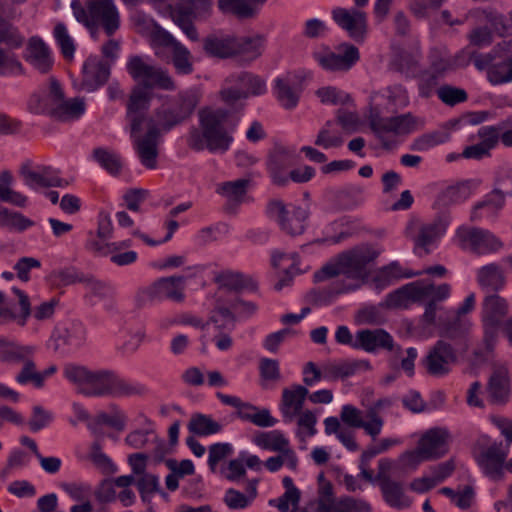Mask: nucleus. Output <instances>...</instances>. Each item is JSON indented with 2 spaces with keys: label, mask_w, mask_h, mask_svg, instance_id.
Instances as JSON below:
<instances>
[{
  "label": "nucleus",
  "mask_w": 512,
  "mask_h": 512,
  "mask_svg": "<svg viewBox=\"0 0 512 512\" xmlns=\"http://www.w3.org/2000/svg\"><path fill=\"white\" fill-rule=\"evenodd\" d=\"M479 185V181L472 179L449 185L439 193L437 202L443 207L461 204L474 194Z\"/></svg>",
  "instance_id": "c756f323"
},
{
  "label": "nucleus",
  "mask_w": 512,
  "mask_h": 512,
  "mask_svg": "<svg viewBox=\"0 0 512 512\" xmlns=\"http://www.w3.org/2000/svg\"><path fill=\"white\" fill-rule=\"evenodd\" d=\"M126 71L143 88H158L165 91H175L177 89L175 81L167 70L152 65L143 56H130L126 63Z\"/></svg>",
  "instance_id": "9d476101"
},
{
  "label": "nucleus",
  "mask_w": 512,
  "mask_h": 512,
  "mask_svg": "<svg viewBox=\"0 0 512 512\" xmlns=\"http://www.w3.org/2000/svg\"><path fill=\"white\" fill-rule=\"evenodd\" d=\"M508 452V444L494 442L489 445L478 457L482 472L493 481L502 480Z\"/></svg>",
  "instance_id": "f3484780"
},
{
  "label": "nucleus",
  "mask_w": 512,
  "mask_h": 512,
  "mask_svg": "<svg viewBox=\"0 0 512 512\" xmlns=\"http://www.w3.org/2000/svg\"><path fill=\"white\" fill-rule=\"evenodd\" d=\"M308 394V388L299 384L291 385L282 390L279 411L284 423L294 422L297 415L304 411L303 407Z\"/></svg>",
  "instance_id": "aec40b11"
},
{
  "label": "nucleus",
  "mask_w": 512,
  "mask_h": 512,
  "mask_svg": "<svg viewBox=\"0 0 512 512\" xmlns=\"http://www.w3.org/2000/svg\"><path fill=\"white\" fill-rule=\"evenodd\" d=\"M226 83L240 86L241 89L249 95L259 96L266 92L265 81L257 75L250 72H240L232 74L226 79Z\"/></svg>",
  "instance_id": "c03bdc74"
},
{
  "label": "nucleus",
  "mask_w": 512,
  "mask_h": 512,
  "mask_svg": "<svg viewBox=\"0 0 512 512\" xmlns=\"http://www.w3.org/2000/svg\"><path fill=\"white\" fill-rule=\"evenodd\" d=\"M188 429L193 434L207 436L220 432L222 425L208 415L194 414L188 423Z\"/></svg>",
  "instance_id": "5fc2aeb1"
},
{
  "label": "nucleus",
  "mask_w": 512,
  "mask_h": 512,
  "mask_svg": "<svg viewBox=\"0 0 512 512\" xmlns=\"http://www.w3.org/2000/svg\"><path fill=\"white\" fill-rule=\"evenodd\" d=\"M171 54L172 64L177 74L189 75L193 72L192 55L182 43L176 44Z\"/></svg>",
  "instance_id": "bf43d9fd"
},
{
  "label": "nucleus",
  "mask_w": 512,
  "mask_h": 512,
  "mask_svg": "<svg viewBox=\"0 0 512 512\" xmlns=\"http://www.w3.org/2000/svg\"><path fill=\"white\" fill-rule=\"evenodd\" d=\"M23 57L26 62L42 74L48 73L54 63L51 49L37 36L28 40Z\"/></svg>",
  "instance_id": "a878e982"
},
{
  "label": "nucleus",
  "mask_w": 512,
  "mask_h": 512,
  "mask_svg": "<svg viewBox=\"0 0 512 512\" xmlns=\"http://www.w3.org/2000/svg\"><path fill=\"white\" fill-rule=\"evenodd\" d=\"M420 272L417 273H402V269L400 264L397 261H393L386 266L381 267L371 281V287L377 293H380L382 290L390 286L394 280L399 278H411L413 276L420 275Z\"/></svg>",
  "instance_id": "a19ab883"
},
{
  "label": "nucleus",
  "mask_w": 512,
  "mask_h": 512,
  "mask_svg": "<svg viewBox=\"0 0 512 512\" xmlns=\"http://www.w3.org/2000/svg\"><path fill=\"white\" fill-rule=\"evenodd\" d=\"M267 0H219L218 7L223 13H231L238 18L253 17L259 6Z\"/></svg>",
  "instance_id": "37998d69"
},
{
  "label": "nucleus",
  "mask_w": 512,
  "mask_h": 512,
  "mask_svg": "<svg viewBox=\"0 0 512 512\" xmlns=\"http://www.w3.org/2000/svg\"><path fill=\"white\" fill-rule=\"evenodd\" d=\"M508 312L507 301L497 294L487 296L483 302L482 318L502 322V318Z\"/></svg>",
  "instance_id": "864d4df0"
},
{
  "label": "nucleus",
  "mask_w": 512,
  "mask_h": 512,
  "mask_svg": "<svg viewBox=\"0 0 512 512\" xmlns=\"http://www.w3.org/2000/svg\"><path fill=\"white\" fill-rule=\"evenodd\" d=\"M86 110V104L83 98L75 97L71 99H62L60 103L50 108V116L62 122H69L79 119Z\"/></svg>",
  "instance_id": "79ce46f5"
},
{
  "label": "nucleus",
  "mask_w": 512,
  "mask_h": 512,
  "mask_svg": "<svg viewBox=\"0 0 512 512\" xmlns=\"http://www.w3.org/2000/svg\"><path fill=\"white\" fill-rule=\"evenodd\" d=\"M20 174L24 184L34 190L46 187H65L68 185V182L63 180L58 175V172L50 166L32 167L24 165L21 168Z\"/></svg>",
  "instance_id": "412c9836"
},
{
  "label": "nucleus",
  "mask_w": 512,
  "mask_h": 512,
  "mask_svg": "<svg viewBox=\"0 0 512 512\" xmlns=\"http://www.w3.org/2000/svg\"><path fill=\"white\" fill-rule=\"evenodd\" d=\"M267 216L277 222L280 229L290 235H301L306 228L309 210L306 207L285 205L281 200H270L266 208Z\"/></svg>",
  "instance_id": "f8f14e48"
},
{
  "label": "nucleus",
  "mask_w": 512,
  "mask_h": 512,
  "mask_svg": "<svg viewBox=\"0 0 512 512\" xmlns=\"http://www.w3.org/2000/svg\"><path fill=\"white\" fill-rule=\"evenodd\" d=\"M4 4L0 0V43L11 49H18L24 44V36L8 19L3 17Z\"/></svg>",
  "instance_id": "de8ad7c7"
},
{
  "label": "nucleus",
  "mask_w": 512,
  "mask_h": 512,
  "mask_svg": "<svg viewBox=\"0 0 512 512\" xmlns=\"http://www.w3.org/2000/svg\"><path fill=\"white\" fill-rule=\"evenodd\" d=\"M215 281L220 288L236 292L241 290L256 291L258 288L257 282L252 277L231 270L218 274Z\"/></svg>",
  "instance_id": "58836bf2"
},
{
  "label": "nucleus",
  "mask_w": 512,
  "mask_h": 512,
  "mask_svg": "<svg viewBox=\"0 0 512 512\" xmlns=\"http://www.w3.org/2000/svg\"><path fill=\"white\" fill-rule=\"evenodd\" d=\"M301 93V82L294 74L288 73L274 81V95L286 110H292L298 105Z\"/></svg>",
  "instance_id": "5701e85b"
},
{
  "label": "nucleus",
  "mask_w": 512,
  "mask_h": 512,
  "mask_svg": "<svg viewBox=\"0 0 512 512\" xmlns=\"http://www.w3.org/2000/svg\"><path fill=\"white\" fill-rule=\"evenodd\" d=\"M64 377L76 386L77 392L86 397L128 398L146 394L140 382L121 377L110 369H89L86 366L66 364Z\"/></svg>",
  "instance_id": "f03ea898"
},
{
  "label": "nucleus",
  "mask_w": 512,
  "mask_h": 512,
  "mask_svg": "<svg viewBox=\"0 0 512 512\" xmlns=\"http://www.w3.org/2000/svg\"><path fill=\"white\" fill-rule=\"evenodd\" d=\"M341 421L351 428L363 429L364 432L375 440L382 432L384 419L373 411L364 413L351 404H345L340 412Z\"/></svg>",
  "instance_id": "2eb2a0df"
},
{
  "label": "nucleus",
  "mask_w": 512,
  "mask_h": 512,
  "mask_svg": "<svg viewBox=\"0 0 512 512\" xmlns=\"http://www.w3.org/2000/svg\"><path fill=\"white\" fill-rule=\"evenodd\" d=\"M380 490L387 505L395 509H406L411 505V499L405 494L403 484L392 480L389 476H379Z\"/></svg>",
  "instance_id": "c9c22d12"
},
{
  "label": "nucleus",
  "mask_w": 512,
  "mask_h": 512,
  "mask_svg": "<svg viewBox=\"0 0 512 512\" xmlns=\"http://www.w3.org/2000/svg\"><path fill=\"white\" fill-rule=\"evenodd\" d=\"M204 51L212 57L229 58L234 56V38L207 37L203 44Z\"/></svg>",
  "instance_id": "09e8293b"
},
{
  "label": "nucleus",
  "mask_w": 512,
  "mask_h": 512,
  "mask_svg": "<svg viewBox=\"0 0 512 512\" xmlns=\"http://www.w3.org/2000/svg\"><path fill=\"white\" fill-rule=\"evenodd\" d=\"M259 374L261 386L270 388L281 380L279 361L271 358H261L259 361Z\"/></svg>",
  "instance_id": "6e6d98bb"
},
{
  "label": "nucleus",
  "mask_w": 512,
  "mask_h": 512,
  "mask_svg": "<svg viewBox=\"0 0 512 512\" xmlns=\"http://www.w3.org/2000/svg\"><path fill=\"white\" fill-rule=\"evenodd\" d=\"M294 162V154L291 150L279 146L270 153L268 170L275 184L283 186L288 182L285 170Z\"/></svg>",
  "instance_id": "72a5a7b5"
},
{
  "label": "nucleus",
  "mask_w": 512,
  "mask_h": 512,
  "mask_svg": "<svg viewBox=\"0 0 512 512\" xmlns=\"http://www.w3.org/2000/svg\"><path fill=\"white\" fill-rule=\"evenodd\" d=\"M477 280L480 286L493 291H499L505 285L503 271L496 263L481 267L477 272Z\"/></svg>",
  "instance_id": "a18cd8bd"
},
{
  "label": "nucleus",
  "mask_w": 512,
  "mask_h": 512,
  "mask_svg": "<svg viewBox=\"0 0 512 512\" xmlns=\"http://www.w3.org/2000/svg\"><path fill=\"white\" fill-rule=\"evenodd\" d=\"M229 112L221 108L205 107L198 113L200 129L192 127L187 138L194 151L207 149L212 153H225L233 142V128H225Z\"/></svg>",
  "instance_id": "20e7f679"
},
{
  "label": "nucleus",
  "mask_w": 512,
  "mask_h": 512,
  "mask_svg": "<svg viewBox=\"0 0 512 512\" xmlns=\"http://www.w3.org/2000/svg\"><path fill=\"white\" fill-rule=\"evenodd\" d=\"M379 256L372 246L362 245L338 255L334 262L328 263L314 274V280L321 282L339 275L347 281L336 280L331 286L311 292L316 304H328L340 294L356 291L368 281L370 264Z\"/></svg>",
  "instance_id": "f257e3e1"
},
{
  "label": "nucleus",
  "mask_w": 512,
  "mask_h": 512,
  "mask_svg": "<svg viewBox=\"0 0 512 512\" xmlns=\"http://www.w3.org/2000/svg\"><path fill=\"white\" fill-rule=\"evenodd\" d=\"M410 302L425 304V311L422 316L423 322L427 326L437 325L438 318L436 313L442 310L438 302L447 299L451 293V286L447 283L434 285L425 281H415L407 284Z\"/></svg>",
  "instance_id": "1a4fd4ad"
},
{
  "label": "nucleus",
  "mask_w": 512,
  "mask_h": 512,
  "mask_svg": "<svg viewBox=\"0 0 512 512\" xmlns=\"http://www.w3.org/2000/svg\"><path fill=\"white\" fill-rule=\"evenodd\" d=\"M487 78L494 85L512 82V57H496V60L489 67Z\"/></svg>",
  "instance_id": "603ef678"
},
{
  "label": "nucleus",
  "mask_w": 512,
  "mask_h": 512,
  "mask_svg": "<svg viewBox=\"0 0 512 512\" xmlns=\"http://www.w3.org/2000/svg\"><path fill=\"white\" fill-rule=\"evenodd\" d=\"M205 269L204 265H195L187 268V271H192L187 276L162 277L150 286L138 289L134 296L136 306L141 308L148 302L165 299L182 302L185 299L184 289L186 280L191 276L203 273Z\"/></svg>",
  "instance_id": "39448f33"
},
{
  "label": "nucleus",
  "mask_w": 512,
  "mask_h": 512,
  "mask_svg": "<svg viewBox=\"0 0 512 512\" xmlns=\"http://www.w3.org/2000/svg\"><path fill=\"white\" fill-rule=\"evenodd\" d=\"M354 349L363 350L367 353H376L379 349L392 351L394 339L386 330L361 329L356 332V344Z\"/></svg>",
  "instance_id": "b1692460"
},
{
  "label": "nucleus",
  "mask_w": 512,
  "mask_h": 512,
  "mask_svg": "<svg viewBox=\"0 0 512 512\" xmlns=\"http://www.w3.org/2000/svg\"><path fill=\"white\" fill-rule=\"evenodd\" d=\"M86 341V329L81 323H72L53 337L54 350L62 354L80 348Z\"/></svg>",
  "instance_id": "7c9ffc66"
},
{
  "label": "nucleus",
  "mask_w": 512,
  "mask_h": 512,
  "mask_svg": "<svg viewBox=\"0 0 512 512\" xmlns=\"http://www.w3.org/2000/svg\"><path fill=\"white\" fill-rule=\"evenodd\" d=\"M343 53L316 52L314 59L327 71H347L359 60V50L351 44L343 45Z\"/></svg>",
  "instance_id": "4be33fe9"
},
{
  "label": "nucleus",
  "mask_w": 512,
  "mask_h": 512,
  "mask_svg": "<svg viewBox=\"0 0 512 512\" xmlns=\"http://www.w3.org/2000/svg\"><path fill=\"white\" fill-rule=\"evenodd\" d=\"M235 321L234 312L218 299L207 323L213 324L219 332H230L235 327Z\"/></svg>",
  "instance_id": "49530a36"
},
{
  "label": "nucleus",
  "mask_w": 512,
  "mask_h": 512,
  "mask_svg": "<svg viewBox=\"0 0 512 512\" xmlns=\"http://www.w3.org/2000/svg\"><path fill=\"white\" fill-rule=\"evenodd\" d=\"M493 191L505 199L512 197V166L503 165L496 170Z\"/></svg>",
  "instance_id": "052dcab7"
},
{
  "label": "nucleus",
  "mask_w": 512,
  "mask_h": 512,
  "mask_svg": "<svg viewBox=\"0 0 512 512\" xmlns=\"http://www.w3.org/2000/svg\"><path fill=\"white\" fill-rule=\"evenodd\" d=\"M418 62L419 57L417 54L407 51H400L394 56L392 60V66L394 69L405 74L406 76L415 77Z\"/></svg>",
  "instance_id": "680f3d73"
},
{
  "label": "nucleus",
  "mask_w": 512,
  "mask_h": 512,
  "mask_svg": "<svg viewBox=\"0 0 512 512\" xmlns=\"http://www.w3.org/2000/svg\"><path fill=\"white\" fill-rule=\"evenodd\" d=\"M456 360L455 349L449 343L439 340L423 359V365L429 375L443 377L451 371Z\"/></svg>",
  "instance_id": "dca6fc26"
},
{
  "label": "nucleus",
  "mask_w": 512,
  "mask_h": 512,
  "mask_svg": "<svg viewBox=\"0 0 512 512\" xmlns=\"http://www.w3.org/2000/svg\"><path fill=\"white\" fill-rule=\"evenodd\" d=\"M334 512H372V507L364 499L344 496L338 498Z\"/></svg>",
  "instance_id": "774afa93"
},
{
  "label": "nucleus",
  "mask_w": 512,
  "mask_h": 512,
  "mask_svg": "<svg viewBox=\"0 0 512 512\" xmlns=\"http://www.w3.org/2000/svg\"><path fill=\"white\" fill-rule=\"evenodd\" d=\"M35 222L20 212L11 211L6 207L0 209V228L11 231L24 232L34 226Z\"/></svg>",
  "instance_id": "3c124183"
},
{
  "label": "nucleus",
  "mask_w": 512,
  "mask_h": 512,
  "mask_svg": "<svg viewBox=\"0 0 512 512\" xmlns=\"http://www.w3.org/2000/svg\"><path fill=\"white\" fill-rule=\"evenodd\" d=\"M24 68L13 52L0 48V76L22 75Z\"/></svg>",
  "instance_id": "69168bd1"
},
{
  "label": "nucleus",
  "mask_w": 512,
  "mask_h": 512,
  "mask_svg": "<svg viewBox=\"0 0 512 512\" xmlns=\"http://www.w3.org/2000/svg\"><path fill=\"white\" fill-rule=\"evenodd\" d=\"M448 438L446 429L431 428L421 436L416 449L408 455L417 462L441 458L448 452Z\"/></svg>",
  "instance_id": "4468645a"
},
{
  "label": "nucleus",
  "mask_w": 512,
  "mask_h": 512,
  "mask_svg": "<svg viewBox=\"0 0 512 512\" xmlns=\"http://www.w3.org/2000/svg\"><path fill=\"white\" fill-rule=\"evenodd\" d=\"M447 227L448 221L442 217H436L426 222L414 218L407 223L405 234L413 241L415 253L424 256L437 245Z\"/></svg>",
  "instance_id": "9b49d317"
},
{
  "label": "nucleus",
  "mask_w": 512,
  "mask_h": 512,
  "mask_svg": "<svg viewBox=\"0 0 512 512\" xmlns=\"http://www.w3.org/2000/svg\"><path fill=\"white\" fill-rule=\"evenodd\" d=\"M257 480L250 481L246 493L229 488L225 491L223 502L230 510H245L249 508L257 498Z\"/></svg>",
  "instance_id": "ea45409f"
},
{
  "label": "nucleus",
  "mask_w": 512,
  "mask_h": 512,
  "mask_svg": "<svg viewBox=\"0 0 512 512\" xmlns=\"http://www.w3.org/2000/svg\"><path fill=\"white\" fill-rule=\"evenodd\" d=\"M111 414L100 412L96 415L93 421L88 422L87 426L90 430L95 431L98 426L108 425L119 431L123 430L126 424V416L124 412L116 405L112 404Z\"/></svg>",
  "instance_id": "8fccbe9b"
},
{
  "label": "nucleus",
  "mask_w": 512,
  "mask_h": 512,
  "mask_svg": "<svg viewBox=\"0 0 512 512\" xmlns=\"http://www.w3.org/2000/svg\"><path fill=\"white\" fill-rule=\"evenodd\" d=\"M151 98L149 89L135 86L127 104L133 147L141 164L148 169L156 168L159 154V129L153 118L142 115L149 108Z\"/></svg>",
  "instance_id": "7ed1b4c3"
},
{
  "label": "nucleus",
  "mask_w": 512,
  "mask_h": 512,
  "mask_svg": "<svg viewBox=\"0 0 512 512\" xmlns=\"http://www.w3.org/2000/svg\"><path fill=\"white\" fill-rule=\"evenodd\" d=\"M88 10L92 16V28L102 26L108 36L119 28V13L113 0H89Z\"/></svg>",
  "instance_id": "6ab92c4d"
},
{
  "label": "nucleus",
  "mask_w": 512,
  "mask_h": 512,
  "mask_svg": "<svg viewBox=\"0 0 512 512\" xmlns=\"http://www.w3.org/2000/svg\"><path fill=\"white\" fill-rule=\"evenodd\" d=\"M64 98V92L58 80L54 77L49 78L48 88L43 91V95L33 94L28 102V109L34 114H50V108L57 106Z\"/></svg>",
  "instance_id": "bb28decb"
},
{
  "label": "nucleus",
  "mask_w": 512,
  "mask_h": 512,
  "mask_svg": "<svg viewBox=\"0 0 512 512\" xmlns=\"http://www.w3.org/2000/svg\"><path fill=\"white\" fill-rule=\"evenodd\" d=\"M487 397L493 404H505L510 397V379L507 368H494L487 385Z\"/></svg>",
  "instance_id": "2f4dec72"
},
{
  "label": "nucleus",
  "mask_w": 512,
  "mask_h": 512,
  "mask_svg": "<svg viewBox=\"0 0 512 512\" xmlns=\"http://www.w3.org/2000/svg\"><path fill=\"white\" fill-rule=\"evenodd\" d=\"M253 443L261 449L273 452H286L288 460L293 459V452L289 439L281 430L258 431L253 437Z\"/></svg>",
  "instance_id": "473e14b6"
},
{
  "label": "nucleus",
  "mask_w": 512,
  "mask_h": 512,
  "mask_svg": "<svg viewBox=\"0 0 512 512\" xmlns=\"http://www.w3.org/2000/svg\"><path fill=\"white\" fill-rule=\"evenodd\" d=\"M265 45V38L260 35L253 37L234 38V56L242 62L250 63L261 56Z\"/></svg>",
  "instance_id": "4c0bfd02"
},
{
  "label": "nucleus",
  "mask_w": 512,
  "mask_h": 512,
  "mask_svg": "<svg viewBox=\"0 0 512 512\" xmlns=\"http://www.w3.org/2000/svg\"><path fill=\"white\" fill-rule=\"evenodd\" d=\"M331 17L336 25L358 43L364 42L368 33V15L359 8L334 7Z\"/></svg>",
  "instance_id": "ddd939ff"
},
{
  "label": "nucleus",
  "mask_w": 512,
  "mask_h": 512,
  "mask_svg": "<svg viewBox=\"0 0 512 512\" xmlns=\"http://www.w3.org/2000/svg\"><path fill=\"white\" fill-rule=\"evenodd\" d=\"M338 498H335L331 482L321 483L318 487L317 512H334Z\"/></svg>",
  "instance_id": "0e129e2a"
},
{
  "label": "nucleus",
  "mask_w": 512,
  "mask_h": 512,
  "mask_svg": "<svg viewBox=\"0 0 512 512\" xmlns=\"http://www.w3.org/2000/svg\"><path fill=\"white\" fill-rule=\"evenodd\" d=\"M415 124L414 117L410 113L394 117L379 118L371 123L372 129L379 137L385 147L389 144L385 140L386 133L403 134L408 133Z\"/></svg>",
  "instance_id": "c85d7f7f"
},
{
  "label": "nucleus",
  "mask_w": 512,
  "mask_h": 512,
  "mask_svg": "<svg viewBox=\"0 0 512 512\" xmlns=\"http://www.w3.org/2000/svg\"><path fill=\"white\" fill-rule=\"evenodd\" d=\"M478 136L481 141L467 146L462 152L464 158L479 160L488 156L490 150L498 143L499 129L494 126H484L479 129Z\"/></svg>",
  "instance_id": "f704fd0d"
},
{
  "label": "nucleus",
  "mask_w": 512,
  "mask_h": 512,
  "mask_svg": "<svg viewBox=\"0 0 512 512\" xmlns=\"http://www.w3.org/2000/svg\"><path fill=\"white\" fill-rule=\"evenodd\" d=\"M297 429L295 431L296 436L300 441H305L306 438L313 437L317 434V416L311 410H304L299 415H297Z\"/></svg>",
  "instance_id": "4d7b16f0"
},
{
  "label": "nucleus",
  "mask_w": 512,
  "mask_h": 512,
  "mask_svg": "<svg viewBox=\"0 0 512 512\" xmlns=\"http://www.w3.org/2000/svg\"><path fill=\"white\" fill-rule=\"evenodd\" d=\"M38 352L36 344L0 337V363L20 367L15 375V381L20 385H27V377L34 369Z\"/></svg>",
  "instance_id": "0eeeda50"
},
{
  "label": "nucleus",
  "mask_w": 512,
  "mask_h": 512,
  "mask_svg": "<svg viewBox=\"0 0 512 512\" xmlns=\"http://www.w3.org/2000/svg\"><path fill=\"white\" fill-rule=\"evenodd\" d=\"M82 74V89L93 92L107 82L110 67L97 56H90L84 62Z\"/></svg>",
  "instance_id": "393cba45"
},
{
  "label": "nucleus",
  "mask_w": 512,
  "mask_h": 512,
  "mask_svg": "<svg viewBox=\"0 0 512 512\" xmlns=\"http://www.w3.org/2000/svg\"><path fill=\"white\" fill-rule=\"evenodd\" d=\"M453 242L462 251L478 256L496 253L504 245L490 230L469 225H461L456 229Z\"/></svg>",
  "instance_id": "6e6552de"
},
{
  "label": "nucleus",
  "mask_w": 512,
  "mask_h": 512,
  "mask_svg": "<svg viewBox=\"0 0 512 512\" xmlns=\"http://www.w3.org/2000/svg\"><path fill=\"white\" fill-rule=\"evenodd\" d=\"M316 95L321 103L327 105H345L350 101L349 94L333 86L319 88Z\"/></svg>",
  "instance_id": "338daca9"
},
{
  "label": "nucleus",
  "mask_w": 512,
  "mask_h": 512,
  "mask_svg": "<svg viewBox=\"0 0 512 512\" xmlns=\"http://www.w3.org/2000/svg\"><path fill=\"white\" fill-rule=\"evenodd\" d=\"M248 180L238 179L220 184L216 191L231 203L240 202L246 194Z\"/></svg>",
  "instance_id": "13d9d810"
},
{
  "label": "nucleus",
  "mask_w": 512,
  "mask_h": 512,
  "mask_svg": "<svg viewBox=\"0 0 512 512\" xmlns=\"http://www.w3.org/2000/svg\"><path fill=\"white\" fill-rule=\"evenodd\" d=\"M505 204L506 199L492 190L472 206L470 221L478 222L487 220L489 222H495L505 207Z\"/></svg>",
  "instance_id": "cd10ccee"
},
{
  "label": "nucleus",
  "mask_w": 512,
  "mask_h": 512,
  "mask_svg": "<svg viewBox=\"0 0 512 512\" xmlns=\"http://www.w3.org/2000/svg\"><path fill=\"white\" fill-rule=\"evenodd\" d=\"M93 157L111 175H117L121 171L122 162L118 154L104 148H96Z\"/></svg>",
  "instance_id": "e2e57ef3"
},
{
  "label": "nucleus",
  "mask_w": 512,
  "mask_h": 512,
  "mask_svg": "<svg viewBox=\"0 0 512 512\" xmlns=\"http://www.w3.org/2000/svg\"><path fill=\"white\" fill-rule=\"evenodd\" d=\"M475 307V295H468L463 303L456 310H447L438 317V326L443 329L444 334L450 338H455L463 333L468 326V321L464 316L471 312Z\"/></svg>",
  "instance_id": "a211bd4d"
},
{
  "label": "nucleus",
  "mask_w": 512,
  "mask_h": 512,
  "mask_svg": "<svg viewBox=\"0 0 512 512\" xmlns=\"http://www.w3.org/2000/svg\"><path fill=\"white\" fill-rule=\"evenodd\" d=\"M200 102V94L196 90L180 92L171 105L163 104L155 110V124L161 131L168 132L187 121Z\"/></svg>",
  "instance_id": "423d86ee"
},
{
  "label": "nucleus",
  "mask_w": 512,
  "mask_h": 512,
  "mask_svg": "<svg viewBox=\"0 0 512 512\" xmlns=\"http://www.w3.org/2000/svg\"><path fill=\"white\" fill-rule=\"evenodd\" d=\"M456 121H449L439 129L425 133L413 140L410 149L413 151L424 152L438 145L446 143L451 137V129L456 125Z\"/></svg>",
  "instance_id": "e433bc0d"
}]
</instances>
